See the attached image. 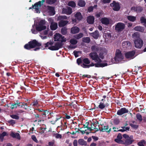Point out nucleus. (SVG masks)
I'll use <instances>...</instances> for the list:
<instances>
[{
	"label": "nucleus",
	"instance_id": "36",
	"mask_svg": "<svg viewBox=\"0 0 146 146\" xmlns=\"http://www.w3.org/2000/svg\"><path fill=\"white\" fill-rule=\"evenodd\" d=\"M82 61L84 63L86 64H89L90 63V60L88 58H84L82 60Z\"/></svg>",
	"mask_w": 146,
	"mask_h": 146
},
{
	"label": "nucleus",
	"instance_id": "25",
	"mask_svg": "<svg viewBox=\"0 0 146 146\" xmlns=\"http://www.w3.org/2000/svg\"><path fill=\"white\" fill-rule=\"evenodd\" d=\"M50 28L52 30H55L58 27V24L56 23H51Z\"/></svg>",
	"mask_w": 146,
	"mask_h": 146
},
{
	"label": "nucleus",
	"instance_id": "28",
	"mask_svg": "<svg viewBox=\"0 0 146 146\" xmlns=\"http://www.w3.org/2000/svg\"><path fill=\"white\" fill-rule=\"evenodd\" d=\"M101 22L103 24L108 25L109 23V21L108 18H103L101 19Z\"/></svg>",
	"mask_w": 146,
	"mask_h": 146
},
{
	"label": "nucleus",
	"instance_id": "38",
	"mask_svg": "<svg viewBox=\"0 0 146 146\" xmlns=\"http://www.w3.org/2000/svg\"><path fill=\"white\" fill-rule=\"evenodd\" d=\"M38 104V100H33V102L30 104V105L33 107L37 106Z\"/></svg>",
	"mask_w": 146,
	"mask_h": 146
},
{
	"label": "nucleus",
	"instance_id": "26",
	"mask_svg": "<svg viewBox=\"0 0 146 146\" xmlns=\"http://www.w3.org/2000/svg\"><path fill=\"white\" fill-rule=\"evenodd\" d=\"M91 35L95 39H97L99 36V34L98 31H96L94 32L91 33Z\"/></svg>",
	"mask_w": 146,
	"mask_h": 146
},
{
	"label": "nucleus",
	"instance_id": "64",
	"mask_svg": "<svg viewBox=\"0 0 146 146\" xmlns=\"http://www.w3.org/2000/svg\"><path fill=\"white\" fill-rule=\"evenodd\" d=\"M78 142L77 140L75 139L73 141V144L74 146H77Z\"/></svg>",
	"mask_w": 146,
	"mask_h": 146
},
{
	"label": "nucleus",
	"instance_id": "49",
	"mask_svg": "<svg viewBox=\"0 0 146 146\" xmlns=\"http://www.w3.org/2000/svg\"><path fill=\"white\" fill-rule=\"evenodd\" d=\"M140 21L141 23H144L146 24V19H145L144 17H141L140 19Z\"/></svg>",
	"mask_w": 146,
	"mask_h": 146
},
{
	"label": "nucleus",
	"instance_id": "42",
	"mask_svg": "<svg viewBox=\"0 0 146 146\" xmlns=\"http://www.w3.org/2000/svg\"><path fill=\"white\" fill-rule=\"evenodd\" d=\"M56 1V0H46V3L49 5H52L55 3Z\"/></svg>",
	"mask_w": 146,
	"mask_h": 146
},
{
	"label": "nucleus",
	"instance_id": "6",
	"mask_svg": "<svg viewBox=\"0 0 146 146\" xmlns=\"http://www.w3.org/2000/svg\"><path fill=\"white\" fill-rule=\"evenodd\" d=\"M63 45V44L62 42H58L55 43L54 46H50L48 48L52 50H56L62 48Z\"/></svg>",
	"mask_w": 146,
	"mask_h": 146
},
{
	"label": "nucleus",
	"instance_id": "17",
	"mask_svg": "<svg viewBox=\"0 0 146 146\" xmlns=\"http://www.w3.org/2000/svg\"><path fill=\"white\" fill-rule=\"evenodd\" d=\"M60 21L58 22V26L60 27H63L66 25L69 22L68 21L66 20H59Z\"/></svg>",
	"mask_w": 146,
	"mask_h": 146
},
{
	"label": "nucleus",
	"instance_id": "62",
	"mask_svg": "<svg viewBox=\"0 0 146 146\" xmlns=\"http://www.w3.org/2000/svg\"><path fill=\"white\" fill-rule=\"evenodd\" d=\"M121 127L122 129H123L124 130H125V131L127 130L129 131V127H126L125 126Z\"/></svg>",
	"mask_w": 146,
	"mask_h": 146
},
{
	"label": "nucleus",
	"instance_id": "18",
	"mask_svg": "<svg viewBox=\"0 0 146 146\" xmlns=\"http://www.w3.org/2000/svg\"><path fill=\"white\" fill-rule=\"evenodd\" d=\"M79 31L80 29L76 26L73 27L71 29V32L73 34L77 33Z\"/></svg>",
	"mask_w": 146,
	"mask_h": 146
},
{
	"label": "nucleus",
	"instance_id": "56",
	"mask_svg": "<svg viewBox=\"0 0 146 146\" xmlns=\"http://www.w3.org/2000/svg\"><path fill=\"white\" fill-rule=\"evenodd\" d=\"M31 138L35 142H36L37 143L38 142V141L37 140V139L36 136L35 135H32Z\"/></svg>",
	"mask_w": 146,
	"mask_h": 146
},
{
	"label": "nucleus",
	"instance_id": "12",
	"mask_svg": "<svg viewBox=\"0 0 146 146\" xmlns=\"http://www.w3.org/2000/svg\"><path fill=\"white\" fill-rule=\"evenodd\" d=\"M128 112L129 110L128 109L125 108H123L118 110L117 114L118 115H121L124 113H128Z\"/></svg>",
	"mask_w": 146,
	"mask_h": 146
},
{
	"label": "nucleus",
	"instance_id": "51",
	"mask_svg": "<svg viewBox=\"0 0 146 146\" xmlns=\"http://www.w3.org/2000/svg\"><path fill=\"white\" fill-rule=\"evenodd\" d=\"M105 53V52H101L99 54V58H101L102 59H103L104 57V53Z\"/></svg>",
	"mask_w": 146,
	"mask_h": 146
},
{
	"label": "nucleus",
	"instance_id": "23",
	"mask_svg": "<svg viewBox=\"0 0 146 146\" xmlns=\"http://www.w3.org/2000/svg\"><path fill=\"white\" fill-rule=\"evenodd\" d=\"M108 106L109 104L107 103L104 104V103L101 102L98 107V108H99L100 109L102 110L105 108L106 107H107Z\"/></svg>",
	"mask_w": 146,
	"mask_h": 146
},
{
	"label": "nucleus",
	"instance_id": "7",
	"mask_svg": "<svg viewBox=\"0 0 146 146\" xmlns=\"http://www.w3.org/2000/svg\"><path fill=\"white\" fill-rule=\"evenodd\" d=\"M135 46L137 48H141L143 46V42L140 38L135 39L134 40Z\"/></svg>",
	"mask_w": 146,
	"mask_h": 146
},
{
	"label": "nucleus",
	"instance_id": "55",
	"mask_svg": "<svg viewBox=\"0 0 146 146\" xmlns=\"http://www.w3.org/2000/svg\"><path fill=\"white\" fill-rule=\"evenodd\" d=\"M8 122L9 123L12 125H14L16 123L15 121L13 119H11L9 120Z\"/></svg>",
	"mask_w": 146,
	"mask_h": 146
},
{
	"label": "nucleus",
	"instance_id": "34",
	"mask_svg": "<svg viewBox=\"0 0 146 146\" xmlns=\"http://www.w3.org/2000/svg\"><path fill=\"white\" fill-rule=\"evenodd\" d=\"M85 4V2L82 0H80L78 3V5L81 7H84Z\"/></svg>",
	"mask_w": 146,
	"mask_h": 146
},
{
	"label": "nucleus",
	"instance_id": "58",
	"mask_svg": "<svg viewBox=\"0 0 146 146\" xmlns=\"http://www.w3.org/2000/svg\"><path fill=\"white\" fill-rule=\"evenodd\" d=\"M81 66L84 68H89V64H86L84 63H83L82 65H81Z\"/></svg>",
	"mask_w": 146,
	"mask_h": 146
},
{
	"label": "nucleus",
	"instance_id": "9",
	"mask_svg": "<svg viewBox=\"0 0 146 146\" xmlns=\"http://www.w3.org/2000/svg\"><path fill=\"white\" fill-rule=\"evenodd\" d=\"M54 38L55 41H60L61 42L66 41V39L64 38V37L59 33L56 34Z\"/></svg>",
	"mask_w": 146,
	"mask_h": 146
},
{
	"label": "nucleus",
	"instance_id": "14",
	"mask_svg": "<svg viewBox=\"0 0 146 146\" xmlns=\"http://www.w3.org/2000/svg\"><path fill=\"white\" fill-rule=\"evenodd\" d=\"M102 49V48L101 47H99L95 45L92 46L91 47V50L93 51L92 52L96 53L97 54V52L101 51Z\"/></svg>",
	"mask_w": 146,
	"mask_h": 146
},
{
	"label": "nucleus",
	"instance_id": "41",
	"mask_svg": "<svg viewBox=\"0 0 146 146\" xmlns=\"http://www.w3.org/2000/svg\"><path fill=\"white\" fill-rule=\"evenodd\" d=\"M68 6H71L72 7H75L76 5L75 2L73 1H69L68 3Z\"/></svg>",
	"mask_w": 146,
	"mask_h": 146
},
{
	"label": "nucleus",
	"instance_id": "48",
	"mask_svg": "<svg viewBox=\"0 0 146 146\" xmlns=\"http://www.w3.org/2000/svg\"><path fill=\"white\" fill-rule=\"evenodd\" d=\"M136 117L139 121H141L142 120V118L141 115L139 113L136 114Z\"/></svg>",
	"mask_w": 146,
	"mask_h": 146
},
{
	"label": "nucleus",
	"instance_id": "11",
	"mask_svg": "<svg viewBox=\"0 0 146 146\" xmlns=\"http://www.w3.org/2000/svg\"><path fill=\"white\" fill-rule=\"evenodd\" d=\"M111 128H109L108 125H106L105 126L104 125L102 127H100V131L102 132H106L107 133H109L111 131Z\"/></svg>",
	"mask_w": 146,
	"mask_h": 146
},
{
	"label": "nucleus",
	"instance_id": "54",
	"mask_svg": "<svg viewBox=\"0 0 146 146\" xmlns=\"http://www.w3.org/2000/svg\"><path fill=\"white\" fill-rule=\"evenodd\" d=\"M61 117H56L55 120L54 121L53 120L52 121H50V122L53 125H54L55 124L56 122L58 120H59L60 119Z\"/></svg>",
	"mask_w": 146,
	"mask_h": 146
},
{
	"label": "nucleus",
	"instance_id": "15",
	"mask_svg": "<svg viewBox=\"0 0 146 146\" xmlns=\"http://www.w3.org/2000/svg\"><path fill=\"white\" fill-rule=\"evenodd\" d=\"M47 7L48 10V13L49 14L50 16L54 15L55 14V11L54 7L49 6H48Z\"/></svg>",
	"mask_w": 146,
	"mask_h": 146
},
{
	"label": "nucleus",
	"instance_id": "8",
	"mask_svg": "<svg viewBox=\"0 0 146 146\" xmlns=\"http://www.w3.org/2000/svg\"><path fill=\"white\" fill-rule=\"evenodd\" d=\"M110 7H113V10L115 11H118L120 9L119 3L116 2L115 1H113L112 3L110 4Z\"/></svg>",
	"mask_w": 146,
	"mask_h": 146
},
{
	"label": "nucleus",
	"instance_id": "4",
	"mask_svg": "<svg viewBox=\"0 0 146 146\" xmlns=\"http://www.w3.org/2000/svg\"><path fill=\"white\" fill-rule=\"evenodd\" d=\"M123 58V56L121 51L119 50H117L115 54V56L114 58L116 63H117L119 61H121Z\"/></svg>",
	"mask_w": 146,
	"mask_h": 146
},
{
	"label": "nucleus",
	"instance_id": "63",
	"mask_svg": "<svg viewBox=\"0 0 146 146\" xmlns=\"http://www.w3.org/2000/svg\"><path fill=\"white\" fill-rule=\"evenodd\" d=\"M102 1L104 3H109L111 1V0H102Z\"/></svg>",
	"mask_w": 146,
	"mask_h": 146
},
{
	"label": "nucleus",
	"instance_id": "20",
	"mask_svg": "<svg viewBox=\"0 0 146 146\" xmlns=\"http://www.w3.org/2000/svg\"><path fill=\"white\" fill-rule=\"evenodd\" d=\"M94 18L93 16H89L87 18V22L89 24H91L94 23Z\"/></svg>",
	"mask_w": 146,
	"mask_h": 146
},
{
	"label": "nucleus",
	"instance_id": "60",
	"mask_svg": "<svg viewBox=\"0 0 146 146\" xmlns=\"http://www.w3.org/2000/svg\"><path fill=\"white\" fill-rule=\"evenodd\" d=\"M16 103L17 107H18L19 108H22V106L21 105V104L20 102H19L18 101H17Z\"/></svg>",
	"mask_w": 146,
	"mask_h": 146
},
{
	"label": "nucleus",
	"instance_id": "35",
	"mask_svg": "<svg viewBox=\"0 0 146 146\" xmlns=\"http://www.w3.org/2000/svg\"><path fill=\"white\" fill-rule=\"evenodd\" d=\"M90 38L89 37H84L82 38V41L85 43H89L90 41Z\"/></svg>",
	"mask_w": 146,
	"mask_h": 146
},
{
	"label": "nucleus",
	"instance_id": "44",
	"mask_svg": "<svg viewBox=\"0 0 146 146\" xmlns=\"http://www.w3.org/2000/svg\"><path fill=\"white\" fill-rule=\"evenodd\" d=\"M53 42L51 41H50L49 42H47L46 43L44 44L45 47L46 48L49 46H52V45L53 44Z\"/></svg>",
	"mask_w": 146,
	"mask_h": 146
},
{
	"label": "nucleus",
	"instance_id": "24",
	"mask_svg": "<svg viewBox=\"0 0 146 146\" xmlns=\"http://www.w3.org/2000/svg\"><path fill=\"white\" fill-rule=\"evenodd\" d=\"M45 0H42L41 1H39L38 2L36 3L34 5V7L35 8H39V7L43 5V3L45 2Z\"/></svg>",
	"mask_w": 146,
	"mask_h": 146
},
{
	"label": "nucleus",
	"instance_id": "43",
	"mask_svg": "<svg viewBox=\"0 0 146 146\" xmlns=\"http://www.w3.org/2000/svg\"><path fill=\"white\" fill-rule=\"evenodd\" d=\"M136 8V12L137 13L141 12L143 9V7L140 6H137Z\"/></svg>",
	"mask_w": 146,
	"mask_h": 146
},
{
	"label": "nucleus",
	"instance_id": "45",
	"mask_svg": "<svg viewBox=\"0 0 146 146\" xmlns=\"http://www.w3.org/2000/svg\"><path fill=\"white\" fill-rule=\"evenodd\" d=\"M70 43L72 45L76 44L78 42V41L73 38L71 39L70 40Z\"/></svg>",
	"mask_w": 146,
	"mask_h": 146
},
{
	"label": "nucleus",
	"instance_id": "29",
	"mask_svg": "<svg viewBox=\"0 0 146 146\" xmlns=\"http://www.w3.org/2000/svg\"><path fill=\"white\" fill-rule=\"evenodd\" d=\"M134 29L135 31L142 32H143L144 30V27L140 26L135 27L134 28Z\"/></svg>",
	"mask_w": 146,
	"mask_h": 146
},
{
	"label": "nucleus",
	"instance_id": "22",
	"mask_svg": "<svg viewBox=\"0 0 146 146\" xmlns=\"http://www.w3.org/2000/svg\"><path fill=\"white\" fill-rule=\"evenodd\" d=\"M74 17L78 21H81L82 18V14L80 12H77L74 15Z\"/></svg>",
	"mask_w": 146,
	"mask_h": 146
},
{
	"label": "nucleus",
	"instance_id": "53",
	"mask_svg": "<svg viewBox=\"0 0 146 146\" xmlns=\"http://www.w3.org/2000/svg\"><path fill=\"white\" fill-rule=\"evenodd\" d=\"M17 107L15 102L13 103L11 106V109H13L14 108H17Z\"/></svg>",
	"mask_w": 146,
	"mask_h": 146
},
{
	"label": "nucleus",
	"instance_id": "16",
	"mask_svg": "<svg viewBox=\"0 0 146 146\" xmlns=\"http://www.w3.org/2000/svg\"><path fill=\"white\" fill-rule=\"evenodd\" d=\"M35 110H36L38 111L39 112V114L40 115V116H42V117H41V119H44L46 117V116L45 115V114L44 112V110L43 109H35L34 111H35Z\"/></svg>",
	"mask_w": 146,
	"mask_h": 146
},
{
	"label": "nucleus",
	"instance_id": "46",
	"mask_svg": "<svg viewBox=\"0 0 146 146\" xmlns=\"http://www.w3.org/2000/svg\"><path fill=\"white\" fill-rule=\"evenodd\" d=\"M10 116L12 118L15 119L16 120L19 119V117L16 115L15 114H12L10 115Z\"/></svg>",
	"mask_w": 146,
	"mask_h": 146
},
{
	"label": "nucleus",
	"instance_id": "59",
	"mask_svg": "<svg viewBox=\"0 0 146 146\" xmlns=\"http://www.w3.org/2000/svg\"><path fill=\"white\" fill-rule=\"evenodd\" d=\"M94 7L92 6H90L88 7V11L89 12H90L92 11L93 10Z\"/></svg>",
	"mask_w": 146,
	"mask_h": 146
},
{
	"label": "nucleus",
	"instance_id": "32",
	"mask_svg": "<svg viewBox=\"0 0 146 146\" xmlns=\"http://www.w3.org/2000/svg\"><path fill=\"white\" fill-rule=\"evenodd\" d=\"M61 33L63 35H66L67 33V28L66 27H62L61 29Z\"/></svg>",
	"mask_w": 146,
	"mask_h": 146
},
{
	"label": "nucleus",
	"instance_id": "52",
	"mask_svg": "<svg viewBox=\"0 0 146 146\" xmlns=\"http://www.w3.org/2000/svg\"><path fill=\"white\" fill-rule=\"evenodd\" d=\"M129 125L132 128L135 129H137L138 127V125H137L131 123H130Z\"/></svg>",
	"mask_w": 146,
	"mask_h": 146
},
{
	"label": "nucleus",
	"instance_id": "3",
	"mask_svg": "<svg viewBox=\"0 0 146 146\" xmlns=\"http://www.w3.org/2000/svg\"><path fill=\"white\" fill-rule=\"evenodd\" d=\"M46 23V21L45 20H40L38 24H36L35 27L36 30L40 32L45 29L46 27L45 26Z\"/></svg>",
	"mask_w": 146,
	"mask_h": 146
},
{
	"label": "nucleus",
	"instance_id": "39",
	"mask_svg": "<svg viewBox=\"0 0 146 146\" xmlns=\"http://www.w3.org/2000/svg\"><path fill=\"white\" fill-rule=\"evenodd\" d=\"M83 36V34L80 33L78 34L75 35L74 36L75 38L77 39H79L82 37Z\"/></svg>",
	"mask_w": 146,
	"mask_h": 146
},
{
	"label": "nucleus",
	"instance_id": "40",
	"mask_svg": "<svg viewBox=\"0 0 146 146\" xmlns=\"http://www.w3.org/2000/svg\"><path fill=\"white\" fill-rule=\"evenodd\" d=\"M34 115L35 116V118H36V119L39 118V119H38V122H40L42 121V119H41V117H40V116L39 114V113L38 114L36 113V114H35Z\"/></svg>",
	"mask_w": 146,
	"mask_h": 146
},
{
	"label": "nucleus",
	"instance_id": "5",
	"mask_svg": "<svg viewBox=\"0 0 146 146\" xmlns=\"http://www.w3.org/2000/svg\"><path fill=\"white\" fill-rule=\"evenodd\" d=\"M125 27V25L123 23L119 22L115 25V29L118 32H120L123 31Z\"/></svg>",
	"mask_w": 146,
	"mask_h": 146
},
{
	"label": "nucleus",
	"instance_id": "61",
	"mask_svg": "<svg viewBox=\"0 0 146 146\" xmlns=\"http://www.w3.org/2000/svg\"><path fill=\"white\" fill-rule=\"evenodd\" d=\"M77 63L78 65L82 63V61L80 58H78L77 60Z\"/></svg>",
	"mask_w": 146,
	"mask_h": 146
},
{
	"label": "nucleus",
	"instance_id": "19",
	"mask_svg": "<svg viewBox=\"0 0 146 146\" xmlns=\"http://www.w3.org/2000/svg\"><path fill=\"white\" fill-rule=\"evenodd\" d=\"M10 136L13 138H16L19 140L21 139L20 135L18 133H14L13 132H12L10 134Z\"/></svg>",
	"mask_w": 146,
	"mask_h": 146
},
{
	"label": "nucleus",
	"instance_id": "21",
	"mask_svg": "<svg viewBox=\"0 0 146 146\" xmlns=\"http://www.w3.org/2000/svg\"><path fill=\"white\" fill-rule=\"evenodd\" d=\"M131 44L129 41H124L122 43V46L125 48H128V47L131 46Z\"/></svg>",
	"mask_w": 146,
	"mask_h": 146
},
{
	"label": "nucleus",
	"instance_id": "10",
	"mask_svg": "<svg viewBox=\"0 0 146 146\" xmlns=\"http://www.w3.org/2000/svg\"><path fill=\"white\" fill-rule=\"evenodd\" d=\"M135 52L134 50L125 53V56L127 58L132 59L135 57Z\"/></svg>",
	"mask_w": 146,
	"mask_h": 146
},
{
	"label": "nucleus",
	"instance_id": "37",
	"mask_svg": "<svg viewBox=\"0 0 146 146\" xmlns=\"http://www.w3.org/2000/svg\"><path fill=\"white\" fill-rule=\"evenodd\" d=\"M137 144L139 146H144L146 144V142L145 140H142L138 142Z\"/></svg>",
	"mask_w": 146,
	"mask_h": 146
},
{
	"label": "nucleus",
	"instance_id": "50",
	"mask_svg": "<svg viewBox=\"0 0 146 146\" xmlns=\"http://www.w3.org/2000/svg\"><path fill=\"white\" fill-rule=\"evenodd\" d=\"M132 36L133 38H139V34L137 33L136 32L133 33V34L132 35Z\"/></svg>",
	"mask_w": 146,
	"mask_h": 146
},
{
	"label": "nucleus",
	"instance_id": "33",
	"mask_svg": "<svg viewBox=\"0 0 146 146\" xmlns=\"http://www.w3.org/2000/svg\"><path fill=\"white\" fill-rule=\"evenodd\" d=\"M7 133L5 131H4L1 134H0V141L1 142L3 141L4 137L7 135Z\"/></svg>",
	"mask_w": 146,
	"mask_h": 146
},
{
	"label": "nucleus",
	"instance_id": "13",
	"mask_svg": "<svg viewBox=\"0 0 146 146\" xmlns=\"http://www.w3.org/2000/svg\"><path fill=\"white\" fill-rule=\"evenodd\" d=\"M62 12L63 13L70 15L72 13V9L70 7H67L66 8L62 9Z\"/></svg>",
	"mask_w": 146,
	"mask_h": 146
},
{
	"label": "nucleus",
	"instance_id": "30",
	"mask_svg": "<svg viewBox=\"0 0 146 146\" xmlns=\"http://www.w3.org/2000/svg\"><path fill=\"white\" fill-rule=\"evenodd\" d=\"M78 143L79 144L82 145H86L87 144L86 142L82 139L78 140Z\"/></svg>",
	"mask_w": 146,
	"mask_h": 146
},
{
	"label": "nucleus",
	"instance_id": "2",
	"mask_svg": "<svg viewBox=\"0 0 146 146\" xmlns=\"http://www.w3.org/2000/svg\"><path fill=\"white\" fill-rule=\"evenodd\" d=\"M41 45V43L38 42L36 40L34 39L26 44L25 45L24 47L25 49L28 50L36 47L34 50L37 51L40 49V47Z\"/></svg>",
	"mask_w": 146,
	"mask_h": 146
},
{
	"label": "nucleus",
	"instance_id": "27",
	"mask_svg": "<svg viewBox=\"0 0 146 146\" xmlns=\"http://www.w3.org/2000/svg\"><path fill=\"white\" fill-rule=\"evenodd\" d=\"M134 140L132 139H127L125 140V146L128 145L130 144H132Z\"/></svg>",
	"mask_w": 146,
	"mask_h": 146
},
{
	"label": "nucleus",
	"instance_id": "31",
	"mask_svg": "<svg viewBox=\"0 0 146 146\" xmlns=\"http://www.w3.org/2000/svg\"><path fill=\"white\" fill-rule=\"evenodd\" d=\"M127 18L129 21L132 22L135 21L136 20V17H135L131 15L127 16Z\"/></svg>",
	"mask_w": 146,
	"mask_h": 146
},
{
	"label": "nucleus",
	"instance_id": "1",
	"mask_svg": "<svg viewBox=\"0 0 146 146\" xmlns=\"http://www.w3.org/2000/svg\"><path fill=\"white\" fill-rule=\"evenodd\" d=\"M89 55L92 60H94L96 63H94L93 62H91L90 64H89V68L94 66L97 68L103 67L108 65V64L106 63H101L102 61L99 58L98 55L96 53L90 52Z\"/></svg>",
	"mask_w": 146,
	"mask_h": 146
},
{
	"label": "nucleus",
	"instance_id": "57",
	"mask_svg": "<svg viewBox=\"0 0 146 146\" xmlns=\"http://www.w3.org/2000/svg\"><path fill=\"white\" fill-rule=\"evenodd\" d=\"M57 138L61 139L62 138V135L58 133H56L54 135Z\"/></svg>",
	"mask_w": 146,
	"mask_h": 146
},
{
	"label": "nucleus",
	"instance_id": "47",
	"mask_svg": "<svg viewBox=\"0 0 146 146\" xmlns=\"http://www.w3.org/2000/svg\"><path fill=\"white\" fill-rule=\"evenodd\" d=\"M68 17L66 16H59L58 17V20H63V19H67Z\"/></svg>",
	"mask_w": 146,
	"mask_h": 146
}]
</instances>
